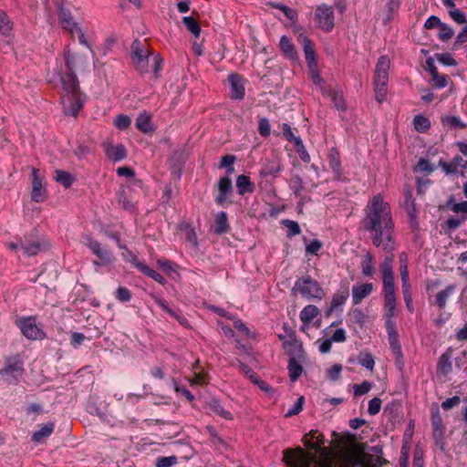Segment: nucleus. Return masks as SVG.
Returning a JSON list of instances; mask_svg holds the SVG:
<instances>
[{"mask_svg":"<svg viewBox=\"0 0 467 467\" xmlns=\"http://www.w3.org/2000/svg\"><path fill=\"white\" fill-rule=\"evenodd\" d=\"M361 225L366 232L369 233L372 244L388 254L379 265L383 285L385 326H388L389 322L394 323L393 317L396 316L397 308L395 277L392 267L396 240L391 207L389 202L384 201L382 194H376L368 200L364 209Z\"/></svg>","mask_w":467,"mask_h":467,"instance_id":"1","label":"nucleus"},{"mask_svg":"<svg viewBox=\"0 0 467 467\" xmlns=\"http://www.w3.org/2000/svg\"><path fill=\"white\" fill-rule=\"evenodd\" d=\"M152 58V72L155 79L160 78L163 58L155 53L148 39H135L130 47V58L134 68L141 75L150 71L149 59Z\"/></svg>","mask_w":467,"mask_h":467,"instance_id":"2","label":"nucleus"},{"mask_svg":"<svg viewBox=\"0 0 467 467\" xmlns=\"http://www.w3.org/2000/svg\"><path fill=\"white\" fill-rule=\"evenodd\" d=\"M16 326L20 329L21 334L29 340L41 341L47 337L43 329V325L37 323L36 316L19 317L16 320Z\"/></svg>","mask_w":467,"mask_h":467,"instance_id":"3","label":"nucleus"},{"mask_svg":"<svg viewBox=\"0 0 467 467\" xmlns=\"http://www.w3.org/2000/svg\"><path fill=\"white\" fill-rule=\"evenodd\" d=\"M303 49L306 57V62L308 69V75L313 83L323 88L324 79L320 76L317 59V52L315 48L314 42L308 38L305 37L303 43Z\"/></svg>","mask_w":467,"mask_h":467,"instance_id":"4","label":"nucleus"},{"mask_svg":"<svg viewBox=\"0 0 467 467\" xmlns=\"http://www.w3.org/2000/svg\"><path fill=\"white\" fill-rule=\"evenodd\" d=\"M293 290L307 299L321 300L325 296L320 284L309 275L298 278Z\"/></svg>","mask_w":467,"mask_h":467,"instance_id":"5","label":"nucleus"},{"mask_svg":"<svg viewBox=\"0 0 467 467\" xmlns=\"http://www.w3.org/2000/svg\"><path fill=\"white\" fill-rule=\"evenodd\" d=\"M315 458L314 453L306 451L300 446L283 451V462L286 467H310Z\"/></svg>","mask_w":467,"mask_h":467,"instance_id":"6","label":"nucleus"},{"mask_svg":"<svg viewBox=\"0 0 467 467\" xmlns=\"http://www.w3.org/2000/svg\"><path fill=\"white\" fill-rule=\"evenodd\" d=\"M314 20L318 29L325 33L331 32L335 27V14L333 7L327 4L316 6Z\"/></svg>","mask_w":467,"mask_h":467,"instance_id":"7","label":"nucleus"},{"mask_svg":"<svg viewBox=\"0 0 467 467\" xmlns=\"http://www.w3.org/2000/svg\"><path fill=\"white\" fill-rule=\"evenodd\" d=\"M325 436L318 430H311L308 433H306L302 438V442L307 450H314L316 452H319L320 457L327 459L329 456V450L325 446Z\"/></svg>","mask_w":467,"mask_h":467,"instance_id":"8","label":"nucleus"},{"mask_svg":"<svg viewBox=\"0 0 467 467\" xmlns=\"http://www.w3.org/2000/svg\"><path fill=\"white\" fill-rule=\"evenodd\" d=\"M60 99L65 115H70L77 119L84 107L86 101L85 94L79 91L72 94L60 95Z\"/></svg>","mask_w":467,"mask_h":467,"instance_id":"9","label":"nucleus"},{"mask_svg":"<svg viewBox=\"0 0 467 467\" xmlns=\"http://www.w3.org/2000/svg\"><path fill=\"white\" fill-rule=\"evenodd\" d=\"M24 359L25 354L17 353L14 356H10L5 358L4 366L0 372L2 375L19 377L24 372Z\"/></svg>","mask_w":467,"mask_h":467,"instance_id":"10","label":"nucleus"},{"mask_svg":"<svg viewBox=\"0 0 467 467\" xmlns=\"http://www.w3.org/2000/svg\"><path fill=\"white\" fill-rule=\"evenodd\" d=\"M431 427H432V437L435 441L436 445H439L441 449L444 450V432L445 425L443 424L442 418L440 413V410L437 406H434L431 410Z\"/></svg>","mask_w":467,"mask_h":467,"instance_id":"11","label":"nucleus"},{"mask_svg":"<svg viewBox=\"0 0 467 467\" xmlns=\"http://www.w3.org/2000/svg\"><path fill=\"white\" fill-rule=\"evenodd\" d=\"M86 245L92 251V253L99 258V261H94L97 265H109L114 261V255L111 251L104 249L101 244L92 238L88 239Z\"/></svg>","mask_w":467,"mask_h":467,"instance_id":"12","label":"nucleus"},{"mask_svg":"<svg viewBox=\"0 0 467 467\" xmlns=\"http://www.w3.org/2000/svg\"><path fill=\"white\" fill-rule=\"evenodd\" d=\"M44 175L36 168H32V191L31 199L34 202H40L47 198V190L43 184Z\"/></svg>","mask_w":467,"mask_h":467,"instance_id":"13","label":"nucleus"},{"mask_svg":"<svg viewBox=\"0 0 467 467\" xmlns=\"http://www.w3.org/2000/svg\"><path fill=\"white\" fill-rule=\"evenodd\" d=\"M426 70H428L431 74V78L429 80V83L432 88H443L451 80L448 75H441L439 73L432 57L427 58Z\"/></svg>","mask_w":467,"mask_h":467,"instance_id":"14","label":"nucleus"},{"mask_svg":"<svg viewBox=\"0 0 467 467\" xmlns=\"http://www.w3.org/2000/svg\"><path fill=\"white\" fill-rule=\"evenodd\" d=\"M58 16L62 28L66 30L68 34H70L71 37H73L74 33L77 32L78 34L79 41L84 42V34L78 27V25L73 20V17L71 16L70 13L63 7H60Z\"/></svg>","mask_w":467,"mask_h":467,"instance_id":"15","label":"nucleus"},{"mask_svg":"<svg viewBox=\"0 0 467 467\" xmlns=\"http://www.w3.org/2000/svg\"><path fill=\"white\" fill-rule=\"evenodd\" d=\"M328 166L334 173V180L337 182L346 181L341 165L340 153L337 148L333 147L327 152Z\"/></svg>","mask_w":467,"mask_h":467,"instance_id":"16","label":"nucleus"},{"mask_svg":"<svg viewBox=\"0 0 467 467\" xmlns=\"http://www.w3.org/2000/svg\"><path fill=\"white\" fill-rule=\"evenodd\" d=\"M61 83V95L72 94L81 91L79 81L75 72H64L59 77Z\"/></svg>","mask_w":467,"mask_h":467,"instance_id":"17","label":"nucleus"},{"mask_svg":"<svg viewBox=\"0 0 467 467\" xmlns=\"http://www.w3.org/2000/svg\"><path fill=\"white\" fill-rule=\"evenodd\" d=\"M390 68V59L387 55L380 56L376 64L374 71L373 83L389 82V72Z\"/></svg>","mask_w":467,"mask_h":467,"instance_id":"18","label":"nucleus"},{"mask_svg":"<svg viewBox=\"0 0 467 467\" xmlns=\"http://www.w3.org/2000/svg\"><path fill=\"white\" fill-rule=\"evenodd\" d=\"M228 81L231 86V98L242 100L245 95L244 77L239 73L233 72L228 76Z\"/></svg>","mask_w":467,"mask_h":467,"instance_id":"19","label":"nucleus"},{"mask_svg":"<svg viewBox=\"0 0 467 467\" xmlns=\"http://www.w3.org/2000/svg\"><path fill=\"white\" fill-rule=\"evenodd\" d=\"M218 194L215 197V202L218 205H223L228 196L233 192L232 180L228 175L221 177L217 183Z\"/></svg>","mask_w":467,"mask_h":467,"instance_id":"20","label":"nucleus"},{"mask_svg":"<svg viewBox=\"0 0 467 467\" xmlns=\"http://www.w3.org/2000/svg\"><path fill=\"white\" fill-rule=\"evenodd\" d=\"M283 348L285 353L290 357L289 358H298V360L304 359V349L301 342L296 338V337H291L290 339L284 341Z\"/></svg>","mask_w":467,"mask_h":467,"instance_id":"21","label":"nucleus"},{"mask_svg":"<svg viewBox=\"0 0 467 467\" xmlns=\"http://www.w3.org/2000/svg\"><path fill=\"white\" fill-rule=\"evenodd\" d=\"M374 289L372 283L357 284L352 286V302L353 305H358L364 298L368 296Z\"/></svg>","mask_w":467,"mask_h":467,"instance_id":"22","label":"nucleus"},{"mask_svg":"<svg viewBox=\"0 0 467 467\" xmlns=\"http://www.w3.org/2000/svg\"><path fill=\"white\" fill-rule=\"evenodd\" d=\"M320 314V310L317 306L314 305L306 306L300 312L299 317L301 322L303 323L301 327V331L305 332L307 328H309L313 320L318 317Z\"/></svg>","mask_w":467,"mask_h":467,"instance_id":"23","label":"nucleus"},{"mask_svg":"<svg viewBox=\"0 0 467 467\" xmlns=\"http://www.w3.org/2000/svg\"><path fill=\"white\" fill-rule=\"evenodd\" d=\"M385 327H386V330L388 333L389 344V347H390L392 352L397 357H401L402 349H401V345L400 343L399 332L396 328L395 323L389 322V325L385 326Z\"/></svg>","mask_w":467,"mask_h":467,"instance_id":"24","label":"nucleus"},{"mask_svg":"<svg viewBox=\"0 0 467 467\" xmlns=\"http://www.w3.org/2000/svg\"><path fill=\"white\" fill-rule=\"evenodd\" d=\"M154 299L155 302L161 307V309L174 319H176L181 326L186 328L191 327L188 319L182 314L181 310L171 309L163 298L155 296Z\"/></svg>","mask_w":467,"mask_h":467,"instance_id":"25","label":"nucleus"},{"mask_svg":"<svg viewBox=\"0 0 467 467\" xmlns=\"http://www.w3.org/2000/svg\"><path fill=\"white\" fill-rule=\"evenodd\" d=\"M154 299L155 302L161 307V309L174 319H176L181 326L186 328L191 327L188 319L182 314L181 310L171 309L163 298L155 296Z\"/></svg>","mask_w":467,"mask_h":467,"instance_id":"26","label":"nucleus"},{"mask_svg":"<svg viewBox=\"0 0 467 467\" xmlns=\"http://www.w3.org/2000/svg\"><path fill=\"white\" fill-rule=\"evenodd\" d=\"M131 264L146 276L150 277L161 285L166 284V279L161 274L148 266L146 264L140 262L137 256L132 257Z\"/></svg>","mask_w":467,"mask_h":467,"instance_id":"27","label":"nucleus"},{"mask_svg":"<svg viewBox=\"0 0 467 467\" xmlns=\"http://www.w3.org/2000/svg\"><path fill=\"white\" fill-rule=\"evenodd\" d=\"M279 48L285 58L291 61H296L298 59V53L296 51V46L292 39L287 36H281Z\"/></svg>","mask_w":467,"mask_h":467,"instance_id":"28","label":"nucleus"},{"mask_svg":"<svg viewBox=\"0 0 467 467\" xmlns=\"http://www.w3.org/2000/svg\"><path fill=\"white\" fill-rule=\"evenodd\" d=\"M453 348H448L440 357L437 364V373L441 377L448 376L452 370L451 358L452 357Z\"/></svg>","mask_w":467,"mask_h":467,"instance_id":"29","label":"nucleus"},{"mask_svg":"<svg viewBox=\"0 0 467 467\" xmlns=\"http://www.w3.org/2000/svg\"><path fill=\"white\" fill-rule=\"evenodd\" d=\"M348 296L349 291L348 286L337 290L332 296L330 306L326 311V316L329 317L335 309L344 305Z\"/></svg>","mask_w":467,"mask_h":467,"instance_id":"30","label":"nucleus"},{"mask_svg":"<svg viewBox=\"0 0 467 467\" xmlns=\"http://www.w3.org/2000/svg\"><path fill=\"white\" fill-rule=\"evenodd\" d=\"M104 148L106 156L113 161H121L127 156V150L122 144L107 143L104 144Z\"/></svg>","mask_w":467,"mask_h":467,"instance_id":"31","label":"nucleus"},{"mask_svg":"<svg viewBox=\"0 0 467 467\" xmlns=\"http://www.w3.org/2000/svg\"><path fill=\"white\" fill-rule=\"evenodd\" d=\"M152 116L147 111L139 114L136 119V128L142 133H153L155 129L151 122Z\"/></svg>","mask_w":467,"mask_h":467,"instance_id":"32","label":"nucleus"},{"mask_svg":"<svg viewBox=\"0 0 467 467\" xmlns=\"http://www.w3.org/2000/svg\"><path fill=\"white\" fill-rule=\"evenodd\" d=\"M375 265H376V263H375L374 255L370 252H368L364 255V257L360 263L362 275L366 277H373L374 274L376 273Z\"/></svg>","mask_w":467,"mask_h":467,"instance_id":"33","label":"nucleus"},{"mask_svg":"<svg viewBox=\"0 0 467 467\" xmlns=\"http://www.w3.org/2000/svg\"><path fill=\"white\" fill-rule=\"evenodd\" d=\"M455 285H447L443 290L439 291L435 297L433 304L440 309H443L446 306L447 299L454 292Z\"/></svg>","mask_w":467,"mask_h":467,"instance_id":"34","label":"nucleus"},{"mask_svg":"<svg viewBox=\"0 0 467 467\" xmlns=\"http://www.w3.org/2000/svg\"><path fill=\"white\" fill-rule=\"evenodd\" d=\"M236 187L240 195L252 193L254 191V184L251 182L250 177L244 174L239 175L237 177Z\"/></svg>","mask_w":467,"mask_h":467,"instance_id":"35","label":"nucleus"},{"mask_svg":"<svg viewBox=\"0 0 467 467\" xmlns=\"http://www.w3.org/2000/svg\"><path fill=\"white\" fill-rule=\"evenodd\" d=\"M230 230L227 214L224 212L219 213L214 221L213 232L217 235L227 233Z\"/></svg>","mask_w":467,"mask_h":467,"instance_id":"36","label":"nucleus"},{"mask_svg":"<svg viewBox=\"0 0 467 467\" xmlns=\"http://www.w3.org/2000/svg\"><path fill=\"white\" fill-rule=\"evenodd\" d=\"M192 14L196 15V17L185 16L182 18V23L189 32H191L195 37H198L201 33V26L198 21L199 14L196 11H193Z\"/></svg>","mask_w":467,"mask_h":467,"instance_id":"37","label":"nucleus"},{"mask_svg":"<svg viewBox=\"0 0 467 467\" xmlns=\"http://www.w3.org/2000/svg\"><path fill=\"white\" fill-rule=\"evenodd\" d=\"M400 262V275L401 284H410V274H409V256L405 252H402L399 256Z\"/></svg>","mask_w":467,"mask_h":467,"instance_id":"38","label":"nucleus"},{"mask_svg":"<svg viewBox=\"0 0 467 467\" xmlns=\"http://www.w3.org/2000/svg\"><path fill=\"white\" fill-rule=\"evenodd\" d=\"M179 230L184 233L185 240L193 246L198 245L197 235L194 228L188 223L182 222L179 224Z\"/></svg>","mask_w":467,"mask_h":467,"instance_id":"39","label":"nucleus"},{"mask_svg":"<svg viewBox=\"0 0 467 467\" xmlns=\"http://www.w3.org/2000/svg\"><path fill=\"white\" fill-rule=\"evenodd\" d=\"M14 24L8 15L0 9V34L8 36L13 31Z\"/></svg>","mask_w":467,"mask_h":467,"instance_id":"40","label":"nucleus"},{"mask_svg":"<svg viewBox=\"0 0 467 467\" xmlns=\"http://www.w3.org/2000/svg\"><path fill=\"white\" fill-rule=\"evenodd\" d=\"M282 168L283 167L279 161H269L261 170L260 174L263 177H275L282 171Z\"/></svg>","mask_w":467,"mask_h":467,"instance_id":"41","label":"nucleus"},{"mask_svg":"<svg viewBox=\"0 0 467 467\" xmlns=\"http://www.w3.org/2000/svg\"><path fill=\"white\" fill-rule=\"evenodd\" d=\"M297 359L298 358H289L287 369H288L290 379H296L297 378H299L302 375V373L304 371L302 365L300 364V362Z\"/></svg>","mask_w":467,"mask_h":467,"instance_id":"42","label":"nucleus"},{"mask_svg":"<svg viewBox=\"0 0 467 467\" xmlns=\"http://www.w3.org/2000/svg\"><path fill=\"white\" fill-rule=\"evenodd\" d=\"M323 94L331 98L333 103L335 104L337 109L345 110L347 109L345 99L341 93L332 89H327L323 90Z\"/></svg>","mask_w":467,"mask_h":467,"instance_id":"43","label":"nucleus"},{"mask_svg":"<svg viewBox=\"0 0 467 467\" xmlns=\"http://www.w3.org/2000/svg\"><path fill=\"white\" fill-rule=\"evenodd\" d=\"M413 126L418 132L425 133L431 129V121L423 115H416L413 119Z\"/></svg>","mask_w":467,"mask_h":467,"instance_id":"44","label":"nucleus"},{"mask_svg":"<svg viewBox=\"0 0 467 467\" xmlns=\"http://www.w3.org/2000/svg\"><path fill=\"white\" fill-rule=\"evenodd\" d=\"M22 249L27 256H36L41 251L42 244L38 240L26 241L21 244Z\"/></svg>","mask_w":467,"mask_h":467,"instance_id":"45","label":"nucleus"},{"mask_svg":"<svg viewBox=\"0 0 467 467\" xmlns=\"http://www.w3.org/2000/svg\"><path fill=\"white\" fill-rule=\"evenodd\" d=\"M209 406L213 413L221 416L225 420H233V414L229 410H225L219 400H213L209 403Z\"/></svg>","mask_w":467,"mask_h":467,"instance_id":"46","label":"nucleus"},{"mask_svg":"<svg viewBox=\"0 0 467 467\" xmlns=\"http://www.w3.org/2000/svg\"><path fill=\"white\" fill-rule=\"evenodd\" d=\"M54 428L55 424L53 422H48L33 434L32 441L40 442L43 439L47 438L52 434Z\"/></svg>","mask_w":467,"mask_h":467,"instance_id":"47","label":"nucleus"},{"mask_svg":"<svg viewBox=\"0 0 467 467\" xmlns=\"http://www.w3.org/2000/svg\"><path fill=\"white\" fill-rule=\"evenodd\" d=\"M401 288H402V295H403V299H404V302L406 304V307L408 309V311L410 313H413L414 312V305H413V298H412V288H411V284H402L401 285Z\"/></svg>","mask_w":467,"mask_h":467,"instance_id":"48","label":"nucleus"},{"mask_svg":"<svg viewBox=\"0 0 467 467\" xmlns=\"http://www.w3.org/2000/svg\"><path fill=\"white\" fill-rule=\"evenodd\" d=\"M55 179L57 182L61 183L66 189L69 188L74 182V177L68 171L62 170L56 171Z\"/></svg>","mask_w":467,"mask_h":467,"instance_id":"49","label":"nucleus"},{"mask_svg":"<svg viewBox=\"0 0 467 467\" xmlns=\"http://www.w3.org/2000/svg\"><path fill=\"white\" fill-rule=\"evenodd\" d=\"M114 126L119 130H126L130 127L131 119L125 114H119L113 120Z\"/></svg>","mask_w":467,"mask_h":467,"instance_id":"50","label":"nucleus"},{"mask_svg":"<svg viewBox=\"0 0 467 467\" xmlns=\"http://www.w3.org/2000/svg\"><path fill=\"white\" fill-rule=\"evenodd\" d=\"M281 224L287 228V237H292L301 233L299 224L295 221L285 219L281 222Z\"/></svg>","mask_w":467,"mask_h":467,"instance_id":"51","label":"nucleus"},{"mask_svg":"<svg viewBox=\"0 0 467 467\" xmlns=\"http://www.w3.org/2000/svg\"><path fill=\"white\" fill-rule=\"evenodd\" d=\"M236 157L234 155H224L221 158L219 168H226V173L229 176L234 171V163L235 162Z\"/></svg>","mask_w":467,"mask_h":467,"instance_id":"52","label":"nucleus"},{"mask_svg":"<svg viewBox=\"0 0 467 467\" xmlns=\"http://www.w3.org/2000/svg\"><path fill=\"white\" fill-rule=\"evenodd\" d=\"M466 220L464 215L450 216L445 222L447 230L452 231L460 227Z\"/></svg>","mask_w":467,"mask_h":467,"instance_id":"53","label":"nucleus"},{"mask_svg":"<svg viewBox=\"0 0 467 467\" xmlns=\"http://www.w3.org/2000/svg\"><path fill=\"white\" fill-rule=\"evenodd\" d=\"M376 99L382 103L388 95V84L385 83H373Z\"/></svg>","mask_w":467,"mask_h":467,"instance_id":"54","label":"nucleus"},{"mask_svg":"<svg viewBox=\"0 0 467 467\" xmlns=\"http://www.w3.org/2000/svg\"><path fill=\"white\" fill-rule=\"evenodd\" d=\"M295 150L297 152L299 158L305 162L309 163L311 161L310 155L305 148L302 140H296V143L294 144Z\"/></svg>","mask_w":467,"mask_h":467,"instance_id":"55","label":"nucleus"},{"mask_svg":"<svg viewBox=\"0 0 467 467\" xmlns=\"http://www.w3.org/2000/svg\"><path fill=\"white\" fill-rule=\"evenodd\" d=\"M441 121L444 125H447L451 128L455 129H465L466 125L461 121V119L456 116H446L441 119Z\"/></svg>","mask_w":467,"mask_h":467,"instance_id":"56","label":"nucleus"},{"mask_svg":"<svg viewBox=\"0 0 467 467\" xmlns=\"http://www.w3.org/2000/svg\"><path fill=\"white\" fill-rule=\"evenodd\" d=\"M291 188L296 196H300L302 192L304 191V182L302 178L299 175H295L291 179Z\"/></svg>","mask_w":467,"mask_h":467,"instance_id":"57","label":"nucleus"},{"mask_svg":"<svg viewBox=\"0 0 467 467\" xmlns=\"http://www.w3.org/2000/svg\"><path fill=\"white\" fill-rule=\"evenodd\" d=\"M275 7L280 9L284 15L292 22L295 23L297 21L298 14L296 10L282 4L275 5Z\"/></svg>","mask_w":467,"mask_h":467,"instance_id":"58","label":"nucleus"},{"mask_svg":"<svg viewBox=\"0 0 467 467\" xmlns=\"http://www.w3.org/2000/svg\"><path fill=\"white\" fill-rule=\"evenodd\" d=\"M177 463V457L172 455L169 457H159L156 460L155 466L156 467H171L172 465Z\"/></svg>","mask_w":467,"mask_h":467,"instance_id":"59","label":"nucleus"},{"mask_svg":"<svg viewBox=\"0 0 467 467\" xmlns=\"http://www.w3.org/2000/svg\"><path fill=\"white\" fill-rule=\"evenodd\" d=\"M414 171L429 174L433 171V168L428 160L420 159L415 166Z\"/></svg>","mask_w":467,"mask_h":467,"instance_id":"60","label":"nucleus"},{"mask_svg":"<svg viewBox=\"0 0 467 467\" xmlns=\"http://www.w3.org/2000/svg\"><path fill=\"white\" fill-rule=\"evenodd\" d=\"M258 131H259V134L264 138H267L270 135L271 127H270V123L267 119L263 118V119H259Z\"/></svg>","mask_w":467,"mask_h":467,"instance_id":"61","label":"nucleus"},{"mask_svg":"<svg viewBox=\"0 0 467 467\" xmlns=\"http://www.w3.org/2000/svg\"><path fill=\"white\" fill-rule=\"evenodd\" d=\"M352 388L355 396H361L368 393L371 389L372 385L368 381H363L361 384H354Z\"/></svg>","mask_w":467,"mask_h":467,"instance_id":"62","label":"nucleus"},{"mask_svg":"<svg viewBox=\"0 0 467 467\" xmlns=\"http://www.w3.org/2000/svg\"><path fill=\"white\" fill-rule=\"evenodd\" d=\"M115 296L120 302H129L131 299V292L127 287L119 286Z\"/></svg>","mask_w":467,"mask_h":467,"instance_id":"63","label":"nucleus"},{"mask_svg":"<svg viewBox=\"0 0 467 467\" xmlns=\"http://www.w3.org/2000/svg\"><path fill=\"white\" fill-rule=\"evenodd\" d=\"M450 210L458 215L466 216V214H467V201L452 203L451 205H450Z\"/></svg>","mask_w":467,"mask_h":467,"instance_id":"64","label":"nucleus"}]
</instances>
